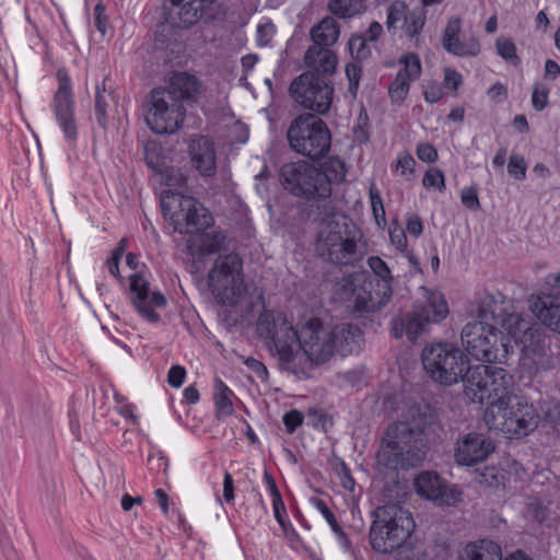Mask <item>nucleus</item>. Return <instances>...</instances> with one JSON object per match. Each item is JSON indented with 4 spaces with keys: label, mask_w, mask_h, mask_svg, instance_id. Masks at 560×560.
I'll use <instances>...</instances> for the list:
<instances>
[{
    "label": "nucleus",
    "mask_w": 560,
    "mask_h": 560,
    "mask_svg": "<svg viewBox=\"0 0 560 560\" xmlns=\"http://www.w3.org/2000/svg\"><path fill=\"white\" fill-rule=\"evenodd\" d=\"M313 503L315 508L322 513V515L325 517V520L330 525L334 533L338 534L340 537L345 538L346 545L349 546L350 542L342 530L341 526L338 524L334 513L330 511V509L327 506V504L320 500V499H313Z\"/></svg>",
    "instance_id": "nucleus-44"
},
{
    "label": "nucleus",
    "mask_w": 560,
    "mask_h": 560,
    "mask_svg": "<svg viewBox=\"0 0 560 560\" xmlns=\"http://www.w3.org/2000/svg\"><path fill=\"white\" fill-rule=\"evenodd\" d=\"M399 69L395 80L388 88V94L393 102L401 103L409 93L410 82L421 74V61L418 55L410 52L401 57Z\"/></svg>",
    "instance_id": "nucleus-20"
},
{
    "label": "nucleus",
    "mask_w": 560,
    "mask_h": 560,
    "mask_svg": "<svg viewBox=\"0 0 560 560\" xmlns=\"http://www.w3.org/2000/svg\"><path fill=\"white\" fill-rule=\"evenodd\" d=\"M339 25L334 18L326 16L311 30L312 46H332L339 37Z\"/></svg>",
    "instance_id": "nucleus-34"
},
{
    "label": "nucleus",
    "mask_w": 560,
    "mask_h": 560,
    "mask_svg": "<svg viewBox=\"0 0 560 560\" xmlns=\"http://www.w3.org/2000/svg\"><path fill=\"white\" fill-rule=\"evenodd\" d=\"M425 22V15L421 11H409L407 14V19L401 24V28H404L407 36L413 38L418 36Z\"/></svg>",
    "instance_id": "nucleus-41"
},
{
    "label": "nucleus",
    "mask_w": 560,
    "mask_h": 560,
    "mask_svg": "<svg viewBox=\"0 0 560 560\" xmlns=\"http://www.w3.org/2000/svg\"><path fill=\"white\" fill-rule=\"evenodd\" d=\"M161 208L163 217L172 221L174 231L179 234L201 232L213 224V217L209 210L196 198L182 192L163 190Z\"/></svg>",
    "instance_id": "nucleus-9"
},
{
    "label": "nucleus",
    "mask_w": 560,
    "mask_h": 560,
    "mask_svg": "<svg viewBox=\"0 0 560 560\" xmlns=\"http://www.w3.org/2000/svg\"><path fill=\"white\" fill-rule=\"evenodd\" d=\"M533 314L548 328L560 334V300L541 292L530 304Z\"/></svg>",
    "instance_id": "nucleus-28"
},
{
    "label": "nucleus",
    "mask_w": 560,
    "mask_h": 560,
    "mask_svg": "<svg viewBox=\"0 0 560 560\" xmlns=\"http://www.w3.org/2000/svg\"><path fill=\"white\" fill-rule=\"evenodd\" d=\"M361 73H362V68L360 65H358L355 62L347 65L346 74L349 80V91L353 94H355L359 89Z\"/></svg>",
    "instance_id": "nucleus-53"
},
{
    "label": "nucleus",
    "mask_w": 560,
    "mask_h": 560,
    "mask_svg": "<svg viewBox=\"0 0 560 560\" xmlns=\"http://www.w3.org/2000/svg\"><path fill=\"white\" fill-rule=\"evenodd\" d=\"M409 450H411V444L406 440L386 435L376 455L377 464L390 470L408 469L420 465L421 462L413 463L412 453H409Z\"/></svg>",
    "instance_id": "nucleus-18"
},
{
    "label": "nucleus",
    "mask_w": 560,
    "mask_h": 560,
    "mask_svg": "<svg viewBox=\"0 0 560 560\" xmlns=\"http://www.w3.org/2000/svg\"><path fill=\"white\" fill-rule=\"evenodd\" d=\"M366 37L362 35H353L349 39V50L351 56L357 60H363L366 59L370 54L371 49L368 45Z\"/></svg>",
    "instance_id": "nucleus-45"
},
{
    "label": "nucleus",
    "mask_w": 560,
    "mask_h": 560,
    "mask_svg": "<svg viewBox=\"0 0 560 560\" xmlns=\"http://www.w3.org/2000/svg\"><path fill=\"white\" fill-rule=\"evenodd\" d=\"M58 89L54 95L51 108L56 121L61 129L65 140L69 147H74L78 139V127L75 120V102L71 90V81L63 71H58Z\"/></svg>",
    "instance_id": "nucleus-15"
},
{
    "label": "nucleus",
    "mask_w": 560,
    "mask_h": 560,
    "mask_svg": "<svg viewBox=\"0 0 560 560\" xmlns=\"http://www.w3.org/2000/svg\"><path fill=\"white\" fill-rule=\"evenodd\" d=\"M106 78L96 84L94 97L95 118L98 126L103 129L107 128L108 108L110 103L115 102L114 90L106 84Z\"/></svg>",
    "instance_id": "nucleus-33"
},
{
    "label": "nucleus",
    "mask_w": 560,
    "mask_h": 560,
    "mask_svg": "<svg viewBox=\"0 0 560 560\" xmlns=\"http://www.w3.org/2000/svg\"><path fill=\"white\" fill-rule=\"evenodd\" d=\"M276 33L275 25L272 23H266L258 25L257 27V44L259 46H268Z\"/></svg>",
    "instance_id": "nucleus-56"
},
{
    "label": "nucleus",
    "mask_w": 560,
    "mask_h": 560,
    "mask_svg": "<svg viewBox=\"0 0 560 560\" xmlns=\"http://www.w3.org/2000/svg\"><path fill=\"white\" fill-rule=\"evenodd\" d=\"M502 304L493 295L486 294L478 303L475 322H488L495 325L499 320H502Z\"/></svg>",
    "instance_id": "nucleus-35"
},
{
    "label": "nucleus",
    "mask_w": 560,
    "mask_h": 560,
    "mask_svg": "<svg viewBox=\"0 0 560 560\" xmlns=\"http://www.w3.org/2000/svg\"><path fill=\"white\" fill-rule=\"evenodd\" d=\"M186 377V370L182 365H173L167 374L170 386L178 388L183 385Z\"/></svg>",
    "instance_id": "nucleus-59"
},
{
    "label": "nucleus",
    "mask_w": 560,
    "mask_h": 560,
    "mask_svg": "<svg viewBox=\"0 0 560 560\" xmlns=\"http://www.w3.org/2000/svg\"><path fill=\"white\" fill-rule=\"evenodd\" d=\"M421 360L429 376L443 385H453L469 374L468 358L454 343L436 342L423 348Z\"/></svg>",
    "instance_id": "nucleus-7"
},
{
    "label": "nucleus",
    "mask_w": 560,
    "mask_h": 560,
    "mask_svg": "<svg viewBox=\"0 0 560 560\" xmlns=\"http://www.w3.org/2000/svg\"><path fill=\"white\" fill-rule=\"evenodd\" d=\"M544 420L556 432L560 433V401H552L544 411Z\"/></svg>",
    "instance_id": "nucleus-50"
},
{
    "label": "nucleus",
    "mask_w": 560,
    "mask_h": 560,
    "mask_svg": "<svg viewBox=\"0 0 560 560\" xmlns=\"http://www.w3.org/2000/svg\"><path fill=\"white\" fill-rule=\"evenodd\" d=\"M318 168L319 174L327 180V198H329L331 196V185L341 183L346 177L345 163L338 156H331L322 163Z\"/></svg>",
    "instance_id": "nucleus-36"
},
{
    "label": "nucleus",
    "mask_w": 560,
    "mask_h": 560,
    "mask_svg": "<svg viewBox=\"0 0 560 560\" xmlns=\"http://www.w3.org/2000/svg\"><path fill=\"white\" fill-rule=\"evenodd\" d=\"M282 421L287 432L292 434L303 423L304 415L296 409H292L284 413Z\"/></svg>",
    "instance_id": "nucleus-52"
},
{
    "label": "nucleus",
    "mask_w": 560,
    "mask_h": 560,
    "mask_svg": "<svg viewBox=\"0 0 560 560\" xmlns=\"http://www.w3.org/2000/svg\"><path fill=\"white\" fill-rule=\"evenodd\" d=\"M164 182L168 187L166 190L182 192V195L186 191L187 178L177 170H167L164 175Z\"/></svg>",
    "instance_id": "nucleus-46"
},
{
    "label": "nucleus",
    "mask_w": 560,
    "mask_h": 560,
    "mask_svg": "<svg viewBox=\"0 0 560 560\" xmlns=\"http://www.w3.org/2000/svg\"><path fill=\"white\" fill-rule=\"evenodd\" d=\"M502 324L508 330L509 339H514L515 343H520L524 348L532 346L538 331L529 319L520 314H510L506 318H502Z\"/></svg>",
    "instance_id": "nucleus-31"
},
{
    "label": "nucleus",
    "mask_w": 560,
    "mask_h": 560,
    "mask_svg": "<svg viewBox=\"0 0 560 560\" xmlns=\"http://www.w3.org/2000/svg\"><path fill=\"white\" fill-rule=\"evenodd\" d=\"M415 488L419 495L441 505H454L460 500V492L447 488L438 474L432 471L421 472L415 480Z\"/></svg>",
    "instance_id": "nucleus-19"
},
{
    "label": "nucleus",
    "mask_w": 560,
    "mask_h": 560,
    "mask_svg": "<svg viewBox=\"0 0 560 560\" xmlns=\"http://www.w3.org/2000/svg\"><path fill=\"white\" fill-rule=\"evenodd\" d=\"M407 231L410 235L419 237L423 232V224L419 215L412 214L407 219Z\"/></svg>",
    "instance_id": "nucleus-64"
},
{
    "label": "nucleus",
    "mask_w": 560,
    "mask_h": 560,
    "mask_svg": "<svg viewBox=\"0 0 560 560\" xmlns=\"http://www.w3.org/2000/svg\"><path fill=\"white\" fill-rule=\"evenodd\" d=\"M460 199L462 203L470 210H477L480 208L477 190L475 188L463 189Z\"/></svg>",
    "instance_id": "nucleus-61"
},
{
    "label": "nucleus",
    "mask_w": 560,
    "mask_h": 560,
    "mask_svg": "<svg viewBox=\"0 0 560 560\" xmlns=\"http://www.w3.org/2000/svg\"><path fill=\"white\" fill-rule=\"evenodd\" d=\"M165 89L183 105L196 104L205 91L202 82L196 75L184 71L175 72Z\"/></svg>",
    "instance_id": "nucleus-21"
},
{
    "label": "nucleus",
    "mask_w": 560,
    "mask_h": 560,
    "mask_svg": "<svg viewBox=\"0 0 560 560\" xmlns=\"http://www.w3.org/2000/svg\"><path fill=\"white\" fill-rule=\"evenodd\" d=\"M422 185L425 188H434L439 191L445 189V178L443 172L438 167L427 170L422 178Z\"/></svg>",
    "instance_id": "nucleus-47"
},
{
    "label": "nucleus",
    "mask_w": 560,
    "mask_h": 560,
    "mask_svg": "<svg viewBox=\"0 0 560 560\" xmlns=\"http://www.w3.org/2000/svg\"><path fill=\"white\" fill-rule=\"evenodd\" d=\"M192 166L203 177L215 175V149L213 142L207 137L192 140L189 147Z\"/></svg>",
    "instance_id": "nucleus-27"
},
{
    "label": "nucleus",
    "mask_w": 560,
    "mask_h": 560,
    "mask_svg": "<svg viewBox=\"0 0 560 560\" xmlns=\"http://www.w3.org/2000/svg\"><path fill=\"white\" fill-rule=\"evenodd\" d=\"M130 280V301L139 315L150 323H158L160 315L154 311L155 307H164L167 303L166 298L159 291L150 293V283L139 273L129 277Z\"/></svg>",
    "instance_id": "nucleus-16"
},
{
    "label": "nucleus",
    "mask_w": 560,
    "mask_h": 560,
    "mask_svg": "<svg viewBox=\"0 0 560 560\" xmlns=\"http://www.w3.org/2000/svg\"><path fill=\"white\" fill-rule=\"evenodd\" d=\"M208 285L223 305H236L246 291L243 259L236 253L219 255L208 272Z\"/></svg>",
    "instance_id": "nucleus-10"
},
{
    "label": "nucleus",
    "mask_w": 560,
    "mask_h": 560,
    "mask_svg": "<svg viewBox=\"0 0 560 560\" xmlns=\"http://www.w3.org/2000/svg\"><path fill=\"white\" fill-rule=\"evenodd\" d=\"M528 511L533 515V517L539 523L545 522L549 516L548 509L540 502L530 503L528 505Z\"/></svg>",
    "instance_id": "nucleus-63"
},
{
    "label": "nucleus",
    "mask_w": 560,
    "mask_h": 560,
    "mask_svg": "<svg viewBox=\"0 0 560 560\" xmlns=\"http://www.w3.org/2000/svg\"><path fill=\"white\" fill-rule=\"evenodd\" d=\"M272 509L275 518L277 520L280 526L284 527L287 510L281 495L272 499Z\"/></svg>",
    "instance_id": "nucleus-62"
},
{
    "label": "nucleus",
    "mask_w": 560,
    "mask_h": 560,
    "mask_svg": "<svg viewBox=\"0 0 560 560\" xmlns=\"http://www.w3.org/2000/svg\"><path fill=\"white\" fill-rule=\"evenodd\" d=\"M214 404L217 416H230L233 412V405L231 400V396L233 395L232 390L220 380L215 378L214 382Z\"/></svg>",
    "instance_id": "nucleus-37"
},
{
    "label": "nucleus",
    "mask_w": 560,
    "mask_h": 560,
    "mask_svg": "<svg viewBox=\"0 0 560 560\" xmlns=\"http://www.w3.org/2000/svg\"><path fill=\"white\" fill-rule=\"evenodd\" d=\"M214 0H171L170 22L177 27L187 28L201 16L202 11Z\"/></svg>",
    "instance_id": "nucleus-22"
},
{
    "label": "nucleus",
    "mask_w": 560,
    "mask_h": 560,
    "mask_svg": "<svg viewBox=\"0 0 560 560\" xmlns=\"http://www.w3.org/2000/svg\"><path fill=\"white\" fill-rule=\"evenodd\" d=\"M494 448L493 442L483 434L469 432L457 440L454 458L460 466H475L485 462Z\"/></svg>",
    "instance_id": "nucleus-17"
},
{
    "label": "nucleus",
    "mask_w": 560,
    "mask_h": 560,
    "mask_svg": "<svg viewBox=\"0 0 560 560\" xmlns=\"http://www.w3.org/2000/svg\"><path fill=\"white\" fill-rule=\"evenodd\" d=\"M368 266L373 273L384 282L385 288L390 292L393 276L387 264L378 256L368 258Z\"/></svg>",
    "instance_id": "nucleus-40"
},
{
    "label": "nucleus",
    "mask_w": 560,
    "mask_h": 560,
    "mask_svg": "<svg viewBox=\"0 0 560 560\" xmlns=\"http://www.w3.org/2000/svg\"><path fill=\"white\" fill-rule=\"evenodd\" d=\"M420 291L421 299L416 302L413 307L425 316V320H430L432 324L445 319L450 310L444 295L440 291L427 287H421Z\"/></svg>",
    "instance_id": "nucleus-25"
},
{
    "label": "nucleus",
    "mask_w": 560,
    "mask_h": 560,
    "mask_svg": "<svg viewBox=\"0 0 560 560\" xmlns=\"http://www.w3.org/2000/svg\"><path fill=\"white\" fill-rule=\"evenodd\" d=\"M186 117L184 105L163 88L151 92V107L145 117L148 127L156 135L174 133Z\"/></svg>",
    "instance_id": "nucleus-14"
},
{
    "label": "nucleus",
    "mask_w": 560,
    "mask_h": 560,
    "mask_svg": "<svg viewBox=\"0 0 560 560\" xmlns=\"http://www.w3.org/2000/svg\"><path fill=\"white\" fill-rule=\"evenodd\" d=\"M419 160L425 163H433L438 160L439 154L434 145L428 142H422L417 145L416 150Z\"/></svg>",
    "instance_id": "nucleus-54"
},
{
    "label": "nucleus",
    "mask_w": 560,
    "mask_h": 560,
    "mask_svg": "<svg viewBox=\"0 0 560 560\" xmlns=\"http://www.w3.org/2000/svg\"><path fill=\"white\" fill-rule=\"evenodd\" d=\"M428 324H432L430 320H425V316L422 315L416 307L413 311L407 312L404 315L392 319V334L395 338L399 339L406 334L409 341L413 342L422 334Z\"/></svg>",
    "instance_id": "nucleus-29"
},
{
    "label": "nucleus",
    "mask_w": 560,
    "mask_h": 560,
    "mask_svg": "<svg viewBox=\"0 0 560 560\" xmlns=\"http://www.w3.org/2000/svg\"><path fill=\"white\" fill-rule=\"evenodd\" d=\"M346 287L351 290L355 310L370 313L380 308L381 301L377 295L373 294L372 281L368 280L365 275H350Z\"/></svg>",
    "instance_id": "nucleus-23"
},
{
    "label": "nucleus",
    "mask_w": 560,
    "mask_h": 560,
    "mask_svg": "<svg viewBox=\"0 0 560 560\" xmlns=\"http://www.w3.org/2000/svg\"><path fill=\"white\" fill-rule=\"evenodd\" d=\"M225 241L226 235L222 231L198 232L187 240V248L192 255L208 256L221 252Z\"/></svg>",
    "instance_id": "nucleus-30"
},
{
    "label": "nucleus",
    "mask_w": 560,
    "mask_h": 560,
    "mask_svg": "<svg viewBox=\"0 0 560 560\" xmlns=\"http://www.w3.org/2000/svg\"><path fill=\"white\" fill-rule=\"evenodd\" d=\"M94 24L102 35L106 34L108 27V15L106 14V7L102 0H98L94 7Z\"/></svg>",
    "instance_id": "nucleus-51"
},
{
    "label": "nucleus",
    "mask_w": 560,
    "mask_h": 560,
    "mask_svg": "<svg viewBox=\"0 0 560 560\" xmlns=\"http://www.w3.org/2000/svg\"><path fill=\"white\" fill-rule=\"evenodd\" d=\"M355 226L342 214L328 218L320 230L316 250L325 261L334 265H351L358 259V242Z\"/></svg>",
    "instance_id": "nucleus-2"
},
{
    "label": "nucleus",
    "mask_w": 560,
    "mask_h": 560,
    "mask_svg": "<svg viewBox=\"0 0 560 560\" xmlns=\"http://www.w3.org/2000/svg\"><path fill=\"white\" fill-rule=\"evenodd\" d=\"M546 293L557 296L560 300V271L558 273H549L545 278V291Z\"/></svg>",
    "instance_id": "nucleus-60"
},
{
    "label": "nucleus",
    "mask_w": 560,
    "mask_h": 560,
    "mask_svg": "<svg viewBox=\"0 0 560 560\" xmlns=\"http://www.w3.org/2000/svg\"><path fill=\"white\" fill-rule=\"evenodd\" d=\"M390 243L396 246L397 249L404 250L407 247V236L405 230L399 226L389 228Z\"/></svg>",
    "instance_id": "nucleus-57"
},
{
    "label": "nucleus",
    "mask_w": 560,
    "mask_h": 560,
    "mask_svg": "<svg viewBox=\"0 0 560 560\" xmlns=\"http://www.w3.org/2000/svg\"><path fill=\"white\" fill-rule=\"evenodd\" d=\"M369 196L371 201V208L373 212V217L378 226L386 224L385 218V208L381 197L380 190L376 188L375 184H371L369 189Z\"/></svg>",
    "instance_id": "nucleus-42"
},
{
    "label": "nucleus",
    "mask_w": 560,
    "mask_h": 560,
    "mask_svg": "<svg viewBox=\"0 0 560 560\" xmlns=\"http://www.w3.org/2000/svg\"><path fill=\"white\" fill-rule=\"evenodd\" d=\"M460 560H502L501 546L488 539L470 542L464 549Z\"/></svg>",
    "instance_id": "nucleus-32"
},
{
    "label": "nucleus",
    "mask_w": 560,
    "mask_h": 560,
    "mask_svg": "<svg viewBox=\"0 0 560 560\" xmlns=\"http://www.w3.org/2000/svg\"><path fill=\"white\" fill-rule=\"evenodd\" d=\"M306 72H314L315 75L329 80L337 68L338 58L328 47L310 46L304 55Z\"/></svg>",
    "instance_id": "nucleus-24"
},
{
    "label": "nucleus",
    "mask_w": 560,
    "mask_h": 560,
    "mask_svg": "<svg viewBox=\"0 0 560 560\" xmlns=\"http://www.w3.org/2000/svg\"><path fill=\"white\" fill-rule=\"evenodd\" d=\"M466 351L483 362H504L510 353V339L495 325L488 322H469L460 334Z\"/></svg>",
    "instance_id": "nucleus-8"
},
{
    "label": "nucleus",
    "mask_w": 560,
    "mask_h": 560,
    "mask_svg": "<svg viewBox=\"0 0 560 560\" xmlns=\"http://www.w3.org/2000/svg\"><path fill=\"white\" fill-rule=\"evenodd\" d=\"M289 148L299 155L317 161L327 155L331 147V133L317 115L305 113L296 116L287 129Z\"/></svg>",
    "instance_id": "nucleus-5"
},
{
    "label": "nucleus",
    "mask_w": 560,
    "mask_h": 560,
    "mask_svg": "<svg viewBox=\"0 0 560 560\" xmlns=\"http://www.w3.org/2000/svg\"><path fill=\"white\" fill-rule=\"evenodd\" d=\"M536 419L534 406L518 396L487 407L483 415L488 429L501 432L508 439L528 435L537 425Z\"/></svg>",
    "instance_id": "nucleus-6"
},
{
    "label": "nucleus",
    "mask_w": 560,
    "mask_h": 560,
    "mask_svg": "<svg viewBox=\"0 0 560 560\" xmlns=\"http://www.w3.org/2000/svg\"><path fill=\"white\" fill-rule=\"evenodd\" d=\"M497 52L505 61L516 66L520 63V57L516 54V46L510 38L500 37L495 42Z\"/></svg>",
    "instance_id": "nucleus-43"
},
{
    "label": "nucleus",
    "mask_w": 560,
    "mask_h": 560,
    "mask_svg": "<svg viewBox=\"0 0 560 560\" xmlns=\"http://www.w3.org/2000/svg\"><path fill=\"white\" fill-rule=\"evenodd\" d=\"M282 187L292 196L307 201L327 199V180L319 168L307 161L284 163L279 171Z\"/></svg>",
    "instance_id": "nucleus-11"
},
{
    "label": "nucleus",
    "mask_w": 560,
    "mask_h": 560,
    "mask_svg": "<svg viewBox=\"0 0 560 560\" xmlns=\"http://www.w3.org/2000/svg\"><path fill=\"white\" fill-rule=\"evenodd\" d=\"M415 521L407 510L397 504L378 508L370 529L373 550L390 553L401 547L415 530Z\"/></svg>",
    "instance_id": "nucleus-4"
},
{
    "label": "nucleus",
    "mask_w": 560,
    "mask_h": 560,
    "mask_svg": "<svg viewBox=\"0 0 560 560\" xmlns=\"http://www.w3.org/2000/svg\"><path fill=\"white\" fill-rule=\"evenodd\" d=\"M409 13L408 7L402 1H394L387 8V18H386V26L388 31H396L398 27V23H404L405 19H407V14Z\"/></svg>",
    "instance_id": "nucleus-38"
},
{
    "label": "nucleus",
    "mask_w": 560,
    "mask_h": 560,
    "mask_svg": "<svg viewBox=\"0 0 560 560\" xmlns=\"http://www.w3.org/2000/svg\"><path fill=\"white\" fill-rule=\"evenodd\" d=\"M416 161L411 154L405 152L398 155L396 171L401 175H411L413 173Z\"/></svg>",
    "instance_id": "nucleus-55"
},
{
    "label": "nucleus",
    "mask_w": 560,
    "mask_h": 560,
    "mask_svg": "<svg viewBox=\"0 0 560 560\" xmlns=\"http://www.w3.org/2000/svg\"><path fill=\"white\" fill-rule=\"evenodd\" d=\"M465 396L480 405L505 402L514 395L513 376L504 369L486 364L472 366L465 377Z\"/></svg>",
    "instance_id": "nucleus-3"
},
{
    "label": "nucleus",
    "mask_w": 560,
    "mask_h": 560,
    "mask_svg": "<svg viewBox=\"0 0 560 560\" xmlns=\"http://www.w3.org/2000/svg\"><path fill=\"white\" fill-rule=\"evenodd\" d=\"M329 11L338 18H351L360 12L358 0H329Z\"/></svg>",
    "instance_id": "nucleus-39"
},
{
    "label": "nucleus",
    "mask_w": 560,
    "mask_h": 560,
    "mask_svg": "<svg viewBox=\"0 0 560 560\" xmlns=\"http://www.w3.org/2000/svg\"><path fill=\"white\" fill-rule=\"evenodd\" d=\"M435 417L429 407L413 405L408 409L406 419L392 423L387 430V436L400 438L411 444L413 463L422 462L425 458L428 444L425 435L428 430L434 424Z\"/></svg>",
    "instance_id": "nucleus-12"
},
{
    "label": "nucleus",
    "mask_w": 560,
    "mask_h": 560,
    "mask_svg": "<svg viewBox=\"0 0 560 560\" xmlns=\"http://www.w3.org/2000/svg\"><path fill=\"white\" fill-rule=\"evenodd\" d=\"M527 163L524 156L520 154H512L508 163V173L517 180H523L526 177Z\"/></svg>",
    "instance_id": "nucleus-48"
},
{
    "label": "nucleus",
    "mask_w": 560,
    "mask_h": 560,
    "mask_svg": "<svg viewBox=\"0 0 560 560\" xmlns=\"http://www.w3.org/2000/svg\"><path fill=\"white\" fill-rule=\"evenodd\" d=\"M460 28L462 21L459 18H452L448 21L442 40L444 49L459 57L477 56L480 52V45L478 40L476 38H471L468 42H460Z\"/></svg>",
    "instance_id": "nucleus-26"
},
{
    "label": "nucleus",
    "mask_w": 560,
    "mask_h": 560,
    "mask_svg": "<svg viewBox=\"0 0 560 560\" xmlns=\"http://www.w3.org/2000/svg\"><path fill=\"white\" fill-rule=\"evenodd\" d=\"M289 93L303 108L325 115L332 103L334 86L330 80L315 75L314 72H303L291 82Z\"/></svg>",
    "instance_id": "nucleus-13"
},
{
    "label": "nucleus",
    "mask_w": 560,
    "mask_h": 560,
    "mask_svg": "<svg viewBox=\"0 0 560 560\" xmlns=\"http://www.w3.org/2000/svg\"><path fill=\"white\" fill-rule=\"evenodd\" d=\"M244 364L260 380L266 381L268 378V370L266 365L259 360L248 357L244 360Z\"/></svg>",
    "instance_id": "nucleus-58"
},
{
    "label": "nucleus",
    "mask_w": 560,
    "mask_h": 560,
    "mask_svg": "<svg viewBox=\"0 0 560 560\" xmlns=\"http://www.w3.org/2000/svg\"><path fill=\"white\" fill-rule=\"evenodd\" d=\"M550 89L545 83H536L532 93V105L540 112L548 105V95Z\"/></svg>",
    "instance_id": "nucleus-49"
},
{
    "label": "nucleus",
    "mask_w": 560,
    "mask_h": 560,
    "mask_svg": "<svg viewBox=\"0 0 560 560\" xmlns=\"http://www.w3.org/2000/svg\"><path fill=\"white\" fill-rule=\"evenodd\" d=\"M258 335L268 340L281 370L307 377L315 365L329 361L335 353L346 357L359 346L361 329L354 324L326 325L311 317L296 330L282 312L265 310L258 317Z\"/></svg>",
    "instance_id": "nucleus-1"
}]
</instances>
